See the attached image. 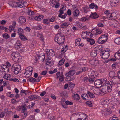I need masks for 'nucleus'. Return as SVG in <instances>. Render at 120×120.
I'll return each instance as SVG.
<instances>
[{
    "instance_id": "f257e3e1",
    "label": "nucleus",
    "mask_w": 120,
    "mask_h": 120,
    "mask_svg": "<svg viewBox=\"0 0 120 120\" xmlns=\"http://www.w3.org/2000/svg\"><path fill=\"white\" fill-rule=\"evenodd\" d=\"M105 79H98V94L102 95L105 93L110 92L113 85L117 84V83H112L111 81H108L106 83Z\"/></svg>"
},
{
    "instance_id": "f03ea898",
    "label": "nucleus",
    "mask_w": 120,
    "mask_h": 120,
    "mask_svg": "<svg viewBox=\"0 0 120 120\" xmlns=\"http://www.w3.org/2000/svg\"><path fill=\"white\" fill-rule=\"evenodd\" d=\"M71 120H87L86 115L81 112H77L71 116Z\"/></svg>"
},
{
    "instance_id": "7ed1b4c3",
    "label": "nucleus",
    "mask_w": 120,
    "mask_h": 120,
    "mask_svg": "<svg viewBox=\"0 0 120 120\" xmlns=\"http://www.w3.org/2000/svg\"><path fill=\"white\" fill-rule=\"evenodd\" d=\"M64 41V36L62 34L59 33L56 35L55 41L59 44H63Z\"/></svg>"
},
{
    "instance_id": "20e7f679",
    "label": "nucleus",
    "mask_w": 120,
    "mask_h": 120,
    "mask_svg": "<svg viewBox=\"0 0 120 120\" xmlns=\"http://www.w3.org/2000/svg\"><path fill=\"white\" fill-rule=\"evenodd\" d=\"M110 51L109 49H106L105 51L101 52H99L98 54L101 57L104 59H108L109 56Z\"/></svg>"
},
{
    "instance_id": "39448f33",
    "label": "nucleus",
    "mask_w": 120,
    "mask_h": 120,
    "mask_svg": "<svg viewBox=\"0 0 120 120\" xmlns=\"http://www.w3.org/2000/svg\"><path fill=\"white\" fill-rule=\"evenodd\" d=\"M11 69L15 74H17L20 70L21 67L20 65L18 64L14 63L12 65Z\"/></svg>"
},
{
    "instance_id": "423d86ee",
    "label": "nucleus",
    "mask_w": 120,
    "mask_h": 120,
    "mask_svg": "<svg viewBox=\"0 0 120 120\" xmlns=\"http://www.w3.org/2000/svg\"><path fill=\"white\" fill-rule=\"evenodd\" d=\"M108 38L107 35L104 34L101 36L98 39V43L100 44H102L107 40Z\"/></svg>"
},
{
    "instance_id": "0eeeda50",
    "label": "nucleus",
    "mask_w": 120,
    "mask_h": 120,
    "mask_svg": "<svg viewBox=\"0 0 120 120\" xmlns=\"http://www.w3.org/2000/svg\"><path fill=\"white\" fill-rule=\"evenodd\" d=\"M12 57L13 60L14 61L18 60L21 58L19 53L18 52H13L12 54Z\"/></svg>"
},
{
    "instance_id": "6e6552de",
    "label": "nucleus",
    "mask_w": 120,
    "mask_h": 120,
    "mask_svg": "<svg viewBox=\"0 0 120 120\" xmlns=\"http://www.w3.org/2000/svg\"><path fill=\"white\" fill-rule=\"evenodd\" d=\"M14 4H17L18 7L21 8L24 7L27 5V3L23 1H19L17 2H14Z\"/></svg>"
},
{
    "instance_id": "1a4fd4ad",
    "label": "nucleus",
    "mask_w": 120,
    "mask_h": 120,
    "mask_svg": "<svg viewBox=\"0 0 120 120\" xmlns=\"http://www.w3.org/2000/svg\"><path fill=\"white\" fill-rule=\"evenodd\" d=\"M14 47L16 50H18L22 47V45L21 41L19 40H17L14 44Z\"/></svg>"
},
{
    "instance_id": "9d476101",
    "label": "nucleus",
    "mask_w": 120,
    "mask_h": 120,
    "mask_svg": "<svg viewBox=\"0 0 120 120\" xmlns=\"http://www.w3.org/2000/svg\"><path fill=\"white\" fill-rule=\"evenodd\" d=\"M41 78V76H38L37 79H36L33 77H30L28 79V81L29 82L32 83H34L36 82H39Z\"/></svg>"
},
{
    "instance_id": "9b49d317",
    "label": "nucleus",
    "mask_w": 120,
    "mask_h": 120,
    "mask_svg": "<svg viewBox=\"0 0 120 120\" xmlns=\"http://www.w3.org/2000/svg\"><path fill=\"white\" fill-rule=\"evenodd\" d=\"M120 102L118 98L115 99L112 103L111 106V109H112L113 108H115V106L119 105Z\"/></svg>"
},
{
    "instance_id": "f8f14e48",
    "label": "nucleus",
    "mask_w": 120,
    "mask_h": 120,
    "mask_svg": "<svg viewBox=\"0 0 120 120\" xmlns=\"http://www.w3.org/2000/svg\"><path fill=\"white\" fill-rule=\"evenodd\" d=\"M118 22L117 21L113 19L110 20L109 22V24L110 26L112 27H116L117 25Z\"/></svg>"
},
{
    "instance_id": "ddd939ff",
    "label": "nucleus",
    "mask_w": 120,
    "mask_h": 120,
    "mask_svg": "<svg viewBox=\"0 0 120 120\" xmlns=\"http://www.w3.org/2000/svg\"><path fill=\"white\" fill-rule=\"evenodd\" d=\"M9 70V68L7 67L6 65H0V71L7 72H8Z\"/></svg>"
},
{
    "instance_id": "4468645a",
    "label": "nucleus",
    "mask_w": 120,
    "mask_h": 120,
    "mask_svg": "<svg viewBox=\"0 0 120 120\" xmlns=\"http://www.w3.org/2000/svg\"><path fill=\"white\" fill-rule=\"evenodd\" d=\"M51 5H52V4H53V5H52L53 7L55 5V7L56 8H58L60 5V4L56 1V0H53L51 2Z\"/></svg>"
},
{
    "instance_id": "2eb2a0df",
    "label": "nucleus",
    "mask_w": 120,
    "mask_h": 120,
    "mask_svg": "<svg viewBox=\"0 0 120 120\" xmlns=\"http://www.w3.org/2000/svg\"><path fill=\"white\" fill-rule=\"evenodd\" d=\"M83 35H86L87 36L86 37H87L88 39H89L92 37L93 36V34L90 32H83Z\"/></svg>"
},
{
    "instance_id": "dca6fc26",
    "label": "nucleus",
    "mask_w": 120,
    "mask_h": 120,
    "mask_svg": "<svg viewBox=\"0 0 120 120\" xmlns=\"http://www.w3.org/2000/svg\"><path fill=\"white\" fill-rule=\"evenodd\" d=\"M109 109L106 108V107H104L102 109L101 112L103 114H104V115L105 114V113L107 112L110 111L112 109H111L110 107H108Z\"/></svg>"
},
{
    "instance_id": "f3484780",
    "label": "nucleus",
    "mask_w": 120,
    "mask_h": 120,
    "mask_svg": "<svg viewBox=\"0 0 120 120\" xmlns=\"http://www.w3.org/2000/svg\"><path fill=\"white\" fill-rule=\"evenodd\" d=\"M69 25V23L68 22H65L62 23L60 25L61 28L67 27Z\"/></svg>"
},
{
    "instance_id": "a211bd4d",
    "label": "nucleus",
    "mask_w": 120,
    "mask_h": 120,
    "mask_svg": "<svg viewBox=\"0 0 120 120\" xmlns=\"http://www.w3.org/2000/svg\"><path fill=\"white\" fill-rule=\"evenodd\" d=\"M68 46L67 45H65L62 49L61 53V54H63L66 52L68 49Z\"/></svg>"
},
{
    "instance_id": "6ab92c4d",
    "label": "nucleus",
    "mask_w": 120,
    "mask_h": 120,
    "mask_svg": "<svg viewBox=\"0 0 120 120\" xmlns=\"http://www.w3.org/2000/svg\"><path fill=\"white\" fill-rule=\"evenodd\" d=\"M11 76V75L8 74H6L4 75L3 76V78L4 79L9 80H10Z\"/></svg>"
},
{
    "instance_id": "aec40b11",
    "label": "nucleus",
    "mask_w": 120,
    "mask_h": 120,
    "mask_svg": "<svg viewBox=\"0 0 120 120\" xmlns=\"http://www.w3.org/2000/svg\"><path fill=\"white\" fill-rule=\"evenodd\" d=\"M52 59L50 58H48L47 59V61L46 64L47 65L50 66L51 65V64H52Z\"/></svg>"
},
{
    "instance_id": "412c9836",
    "label": "nucleus",
    "mask_w": 120,
    "mask_h": 120,
    "mask_svg": "<svg viewBox=\"0 0 120 120\" xmlns=\"http://www.w3.org/2000/svg\"><path fill=\"white\" fill-rule=\"evenodd\" d=\"M76 25L81 28H83L85 26V25L82 23H80L78 22H76Z\"/></svg>"
},
{
    "instance_id": "4be33fe9",
    "label": "nucleus",
    "mask_w": 120,
    "mask_h": 120,
    "mask_svg": "<svg viewBox=\"0 0 120 120\" xmlns=\"http://www.w3.org/2000/svg\"><path fill=\"white\" fill-rule=\"evenodd\" d=\"M97 50L96 49V48H95L91 53V56L93 57H95L97 55Z\"/></svg>"
},
{
    "instance_id": "5701e85b",
    "label": "nucleus",
    "mask_w": 120,
    "mask_h": 120,
    "mask_svg": "<svg viewBox=\"0 0 120 120\" xmlns=\"http://www.w3.org/2000/svg\"><path fill=\"white\" fill-rule=\"evenodd\" d=\"M111 101L110 100H108L107 99L104 100L102 101L101 103L102 104V105H108L109 104L110 102Z\"/></svg>"
},
{
    "instance_id": "b1692460",
    "label": "nucleus",
    "mask_w": 120,
    "mask_h": 120,
    "mask_svg": "<svg viewBox=\"0 0 120 120\" xmlns=\"http://www.w3.org/2000/svg\"><path fill=\"white\" fill-rule=\"evenodd\" d=\"M7 82L6 81H3L2 79H0V84H1L4 87L7 85Z\"/></svg>"
},
{
    "instance_id": "393cba45",
    "label": "nucleus",
    "mask_w": 120,
    "mask_h": 120,
    "mask_svg": "<svg viewBox=\"0 0 120 120\" xmlns=\"http://www.w3.org/2000/svg\"><path fill=\"white\" fill-rule=\"evenodd\" d=\"M80 13L79 11L77 9H74L73 11V14L75 16H78Z\"/></svg>"
},
{
    "instance_id": "a878e982",
    "label": "nucleus",
    "mask_w": 120,
    "mask_h": 120,
    "mask_svg": "<svg viewBox=\"0 0 120 120\" xmlns=\"http://www.w3.org/2000/svg\"><path fill=\"white\" fill-rule=\"evenodd\" d=\"M89 17L92 18H96L97 17V15L95 12L94 13H91V14L90 15Z\"/></svg>"
},
{
    "instance_id": "bb28decb",
    "label": "nucleus",
    "mask_w": 120,
    "mask_h": 120,
    "mask_svg": "<svg viewBox=\"0 0 120 120\" xmlns=\"http://www.w3.org/2000/svg\"><path fill=\"white\" fill-rule=\"evenodd\" d=\"M43 17V16L41 15H39L38 16H35L34 17V19L36 20L40 21L42 20Z\"/></svg>"
},
{
    "instance_id": "cd10ccee",
    "label": "nucleus",
    "mask_w": 120,
    "mask_h": 120,
    "mask_svg": "<svg viewBox=\"0 0 120 120\" xmlns=\"http://www.w3.org/2000/svg\"><path fill=\"white\" fill-rule=\"evenodd\" d=\"M113 14L110 13L107 15L106 16L107 19L110 20L114 19V17L113 15Z\"/></svg>"
},
{
    "instance_id": "c85d7f7f",
    "label": "nucleus",
    "mask_w": 120,
    "mask_h": 120,
    "mask_svg": "<svg viewBox=\"0 0 120 120\" xmlns=\"http://www.w3.org/2000/svg\"><path fill=\"white\" fill-rule=\"evenodd\" d=\"M114 56L116 59H120V50L115 54Z\"/></svg>"
},
{
    "instance_id": "c756f323",
    "label": "nucleus",
    "mask_w": 120,
    "mask_h": 120,
    "mask_svg": "<svg viewBox=\"0 0 120 120\" xmlns=\"http://www.w3.org/2000/svg\"><path fill=\"white\" fill-rule=\"evenodd\" d=\"M26 21V19L23 17H20L19 18V21L21 23L24 22Z\"/></svg>"
},
{
    "instance_id": "7c9ffc66",
    "label": "nucleus",
    "mask_w": 120,
    "mask_h": 120,
    "mask_svg": "<svg viewBox=\"0 0 120 120\" xmlns=\"http://www.w3.org/2000/svg\"><path fill=\"white\" fill-rule=\"evenodd\" d=\"M72 97L75 100H78L80 99V97L79 95L77 94H75L73 95Z\"/></svg>"
},
{
    "instance_id": "2f4dec72",
    "label": "nucleus",
    "mask_w": 120,
    "mask_h": 120,
    "mask_svg": "<svg viewBox=\"0 0 120 120\" xmlns=\"http://www.w3.org/2000/svg\"><path fill=\"white\" fill-rule=\"evenodd\" d=\"M83 99L85 100H87L88 99L89 97L87 94H82L81 96Z\"/></svg>"
},
{
    "instance_id": "473e14b6",
    "label": "nucleus",
    "mask_w": 120,
    "mask_h": 120,
    "mask_svg": "<svg viewBox=\"0 0 120 120\" xmlns=\"http://www.w3.org/2000/svg\"><path fill=\"white\" fill-rule=\"evenodd\" d=\"M43 22L45 24H48L50 23V19L49 18L44 19L43 20Z\"/></svg>"
},
{
    "instance_id": "72a5a7b5",
    "label": "nucleus",
    "mask_w": 120,
    "mask_h": 120,
    "mask_svg": "<svg viewBox=\"0 0 120 120\" xmlns=\"http://www.w3.org/2000/svg\"><path fill=\"white\" fill-rule=\"evenodd\" d=\"M24 33L23 30L21 28H20L18 29V30L17 33L19 36L20 35H22Z\"/></svg>"
},
{
    "instance_id": "f704fd0d",
    "label": "nucleus",
    "mask_w": 120,
    "mask_h": 120,
    "mask_svg": "<svg viewBox=\"0 0 120 120\" xmlns=\"http://www.w3.org/2000/svg\"><path fill=\"white\" fill-rule=\"evenodd\" d=\"M107 19V17L105 16H101L100 17V19L99 20V22L101 21L103 22V21L104 20H106V19Z\"/></svg>"
},
{
    "instance_id": "c9c22d12",
    "label": "nucleus",
    "mask_w": 120,
    "mask_h": 120,
    "mask_svg": "<svg viewBox=\"0 0 120 120\" xmlns=\"http://www.w3.org/2000/svg\"><path fill=\"white\" fill-rule=\"evenodd\" d=\"M25 75L27 77H29L32 74V73L26 71L24 73Z\"/></svg>"
},
{
    "instance_id": "e433bc0d",
    "label": "nucleus",
    "mask_w": 120,
    "mask_h": 120,
    "mask_svg": "<svg viewBox=\"0 0 120 120\" xmlns=\"http://www.w3.org/2000/svg\"><path fill=\"white\" fill-rule=\"evenodd\" d=\"M33 70V68L31 66H30L27 68L26 69V71L28 72H30L32 73V72Z\"/></svg>"
},
{
    "instance_id": "4c0bfd02",
    "label": "nucleus",
    "mask_w": 120,
    "mask_h": 120,
    "mask_svg": "<svg viewBox=\"0 0 120 120\" xmlns=\"http://www.w3.org/2000/svg\"><path fill=\"white\" fill-rule=\"evenodd\" d=\"M19 36L20 38L22 41H24L27 40L26 37L23 35H20V36Z\"/></svg>"
},
{
    "instance_id": "58836bf2",
    "label": "nucleus",
    "mask_w": 120,
    "mask_h": 120,
    "mask_svg": "<svg viewBox=\"0 0 120 120\" xmlns=\"http://www.w3.org/2000/svg\"><path fill=\"white\" fill-rule=\"evenodd\" d=\"M114 42L116 44L120 45V37L116 38L115 39Z\"/></svg>"
},
{
    "instance_id": "ea45409f",
    "label": "nucleus",
    "mask_w": 120,
    "mask_h": 120,
    "mask_svg": "<svg viewBox=\"0 0 120 120\" xmlns=\"http://www.w3.org/2000/svg\"><path fill=\"white\" fill-rule=\"evenodd\" d=\"M29 99L31 101L36 99V97L34 95H31L28 97Z\"/></svg>"
},
{
    "instance_id": "a19ab883",
    "label": "nucleus",
    "mask_w": 120,
    "mask_h": 120,
    "mask_svg": "<svg viewBox=\"0 0 120 120\" xmlns=\"http://www.w3.org/2000/svg\"><path fill=\"white\" fill-rule=\"evenodd\" d=\"M26 107V105L21 106L22 112H23L25 111H27Z\"/></svg>"
},
{
    "instance_id": "79ce46f5",
    "label": "nucleus",
    "mask_w": 120,
    "mask_h": 120,
    "mask_svg": "<svg viewBox=\"0 0 120 120\" xmlns=\"http://www.w3.org/2000/svg\"><path fill=\"white\" fill-rule=\"evenodd\" d=\"M89 7L90 9H93L94 7L95 8L97 9V6L96 5H95L94 3H91L89 5Z\"/></svg>"
},
{
    "instance_id": "37998d69",
    "label": "nucleus",
    "mask_w": 120,
    "mask_h": 120,
    "mask_svg": "<svg viewBox=\"0 0 120 120\" xmlns=\"http://www.w3.org/2000/svg\"><path fill=\"white\" fill-rule=\"evenodd\" d=\"M49 51L50 53H51L50 54L49 52H48V53H47L48 56L50 55H51L50 56L52 57L55 55L54 53L52 50H49Z\"/></svg>"
},
{
    "instance_id": "c03bdc74",
    "label": "nucleus",
    "mask_w": 120,
    "mask_h": 120,
    "mask_svg": "<svg viewBox=\"0 0 120 120\" xmlns=\"http://www.w3.org/2000/svg\"><path fill=\"white\" fill-rule=\"evenodd\" d=\"M65 61L64 59H62L59 62L58 65L59 66H61L62 65L64 64V62Z\"/></svg>"
},
{
    "instance_id": "a18cd8bd",
    "label": "nucleus",
    "mask_w": 120,
    "mask_h": 120,
    "mask_svg": "<svg viewBox=\"0 0 120 120\" xmlns=\"http://www.w3.org/2000/svg\"><path fill=\"white\" fill-rule=\"evenodd\" d=\"M88 18L87 17H82L79 19L80 21L82 22H85L88 20Z\"/></svg>"
},
{
    "instance_id": "49530a36",
    "label": "nucleus",
    "mask_w": 120,
    "mask_h": 120,
    "mask_svg": "<svg viewBox=\"0 0 120 120\" xmlns=\"http://www.w3.org/2000/svg\"><path fill=\"white\" fill-rule=\"evenodd\" d=\"M87 41L90 42L91 45L95 43L94 40L92 39H88Z\"/></svg>"
},
{
    "instance_id": "de8ad7c7",
    "label": "nucleus",
    "mask_w": 120,
    "mask_h": 120,
    "mask_svg": "<svg viewBox=\"0 0 120 120\" xmlns=\"http://www.w3.org/2000/svg\"><path fill=\"white\" fill-rule=\"evenodd\" d=\"M87 94L89 96L90 98H93L94 97V95L93 94L89 91H87Z\"/></svg>"
},
{
    "instance_id": "09e8293b",
    "label": "nucleus",
    "mask_w": 120,
    "mask_h": 120,
    "mask_svg": "<svg viewBox=\"0 0 120 120\" xmlns=\"http://www.w3.org/2000/svg\"><path fill=\"white\" fill-rule=\"evenodd\" d=\"M3 37L5 39H8L9 38L10 36L7 33H5L3 34Z\"/></svg>"
},
{
    "instance_id": "8fccbe9b",
    "label": "nucleus",
    "mask_w": 120,
    "mask_h": 120,
    "mask_svg": "<svg viewBox=\"0 0 120 120\" xmlns=\"http://www.w3.org/2000/svg\"><path fill=\"white\" fill-rule=\"evenodd\" d=\"M22 113L23 114V115L24 116L23 118H22L21 119H20V120H23V119L25 118L27 116V111H25L23 112H22Z\"/></svg>"
},
{
    "instance_id": "3c124183",
    "label": "nucleus",
    "mask_w": 120,
    "mask_h": 120,
    "mask_svg": "<svg viewBox=\"0 0 120 120\" xmlns=\"http://www.w3.org/2000/svg\"><path fill=\"white\" fill-rule=\"evenodd\" d=\"M67 15L66 14H65L64 15H62V14H59L58 15V16L62 18L65 19Z\"/></svg>"
},
{
    "instance_id": "603ef678",
    "label": "nucleus",
    "mask_w": 120,
    "mask_h": 120,
    "mask_svg": "<svg viewBox=\"0 0 120 120\" xmlns=\"http://www.w3.org/2000/svg\"><path fill=\"white\" fill-rule=\"evenodd\" d=\"M7 94L8 96L11 98L13 97L14 96V94H12L11 92L7 93Z\"/></svg>"
},
{
    "instance_id": "864d4df0",
    "label": "nucleus",
    "mask_w": 120,
    "mask_h": 120,
    "mask_svg": "<svg viewBox=\"0 0 120 120\" xmlns=\"http://www.w3.org/2000/svg\"><path fill=\"white\" fill-rule=\"evenodd\" d=\"M81 41V39L80 38H78L76 39L75 41V45H77Z\"/></svg>"
},
{
    "instance_id": "5fc2aeb1",
    "label": "nucleus",
    "mask_w": 120,
    "mask_h": 120,
    "mask_svg": "<svg viewBox=\"0 0 120 120\" xmlns=\"http://www.w3.org/2000/svg\"><path fill=\"white\" fill-rule=\"evenodd\" d=\"M57 71V70L56 69H55L53 71H49V73L50 74H52Z\"/></svg>"
},
{
    "instance_id": "6e6d98bb",
    "label": "nucleus",
    "mask_w": 120,
    "mask_h": 120,
    "mask_svg": "<svg viewBox=\"0 0 120 120\" xmlns=\"http://www.w3.org/2000/svg\"><path fill=\"white\" fill-rule=\"evenodd\" d=\"M86 104L90 107L92 106V103L90 101H88L86 102Z\"/></svg>"
},
{
    "instance_id": "4d7b16f0",
    "label": "nucleus",
    "mask_w": 120,
    "mask_h": 120,
    "mask_svg": "<svg viewBox=\"0 0 120 120\" xmlns=\"http://www.w3.org/2000/svg\"><path fill=\"white\" fill-rule=\"evenodd\" d=\"M103 22H99L98 23V26L99 27H102L104 26L103 24Z\"/></svg>"
},
{
    "instance_id": "13d9d810",
    "label": "nucleus",
    "mask_w": 120,
    "mask_h": 120,
    "mask_svg": "<svg viewBox=\"0 0 120 120\" xmlns=\"http://www.w3.org/2000/svg\"><path fill=\"white\" fill-rule=\"evenodd\" d=\"M71 76L73 75L75 73V71L74 70H72L69 71Z\"/></svg>"
},
{
    "instance_id": "bf43d9fd",
    "label": "nucleus",
    "mask_w": 120,
    "mask_h": 120,
    "mask_svg": "<svg viewBox=\"0 0 120 120\" xmlns=\"http://www.w3.org/2000/svg\"><path fill=\"white\" fill-rule=\"evenodd\" d=\"M15 27L14 26H13L11 25L9 27V30L10 32H11L13 30H14Z\"/></svg>"
},
{
    "instance_id": "052dcab7",
    "label": "nucleus",
    "mask_w": 120,
    "mask_h": 120,
    "mask_svg": "<svg viewBox=\"0 0 120 120\" xmlns=\"http://www.w3.org/2000/svg\"><path fill=\"white\" fill-rule=\"evenodd\" d=\"M10 81H13L16 82H19V80L16 78H11Z\"/></svg>"
},
{
    "instance_id": "680f3d73",
    "label": "nucleus",
    "mask_w": 120,
    "mask_h": 120,
    "mask_svg": "<svg viewBox=\"0 0 120 120\" xmlns=\"http://www.w3.org/2000/svg\"><path fill=\"white\" fill-rule=\"evenodd\" d=\"M65 103L67 105H71L73 104V103L72 102H70L68 101H67L65 102Z\"/></svg>"
},
{
    "instance_id": "e2e57ef3",
    "label": "nucleus",
    "mask_w": 120,
    "mask_h": 120,
    "mask_svg": "<svg viewBox=\"0 0 120 120\" xmlns=\"http://www.w3.org/2000/svg\"><path fill=\"white\" fill-rule=\"evenodd\" d=\"M28 120H35L34 116H30Z\"/></svg>"
},
{
    "instance_id": "0e129e2a",
    "label": "nucleus",
    "mask_w": 120,
    "mask_h": 120,
    "mask_svg": "<svg viewBox=\"0 0 120 120\" xmlns=\"http://www.w3.org/2000/svg\"><path fill=\"white\" fill-rule=\"evenodd\" d=\"M117 64L116 63L113 64L111 66V67L112 68L114 69L116 67Z\"/></svg>"
},
{
    "instance_id": "69168bd1",
    "label": "nucleus",
    "mask_w": 120,
    "mask_h": 120,
    "mask_svg": "<svg viewBox=\"0 0 120 120\" xmlns=\"http://www.w3.org/2000/svg\"><path fill=\"white\" fill-rule=\"evenodd\" d=\"M64 79V78L63 76H60L59 77V80L61 81H62Z\"/></svg>"
},
{
    "instance_id": "338daca9",
    "label": "nucleus",
    "mask_w": 120,
    "mask_h": 120,
    "mask_svg": "<svg viewBox=\"0 0 120 120\" xmlns=\"http://www.w3.org/2000/svg\"><path fill=\"white\" fill-rule=\"evenodd\" d=\"M69 84L70 85V87H71L72 88L73 87L75 86V84H73V83H72L71 82H70L69 83Z\"/></svg>"
},
{
    "instance_id": "774afa93",
    "label": "nucleus",
    "mask_w": 120,
    "mask_h": 120,
    "mask_svg": "<svg viewBox=\"0 0 120 120\" xmlns=\"http://www.w3.org/2000/svg\"><path fill=\"white\" fill-rule=\"evenodd\" d=\"M39 37L40 38V40L41 41H43L44 40V38H43V36L42 34H40L39 35Z\"/></svg>"
}]
</instances>
